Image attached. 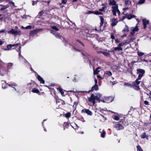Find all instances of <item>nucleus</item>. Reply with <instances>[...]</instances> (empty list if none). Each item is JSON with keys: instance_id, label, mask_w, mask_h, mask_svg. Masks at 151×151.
<instances>
[{"instance_id": "1", "label": "nucleus", "mask_w": 151, "mask_h": 151, "mask_svg": "<svg viewBox=\"0 0 151 151\" xmlns=\"http://www.w3.org/2000/svg\"><path fill=\"white\" fill-rule=\"evenodd\" d=\"M109 5H113L112 6V11L113 14L114 15H116V13H117L119 15L120 12L118 9V6L116 5V2L114 0L110 1L109 3Z\"/></svg>"}, {"instance_id": "2", "label": "nucleus", "mask_w": 151, "mask_h": 151, "mask_svg": "<svg viewBox=\"0 0 151 151\" xmlns=\"http://www.w3.org/2000/svg\"><path fill=\"white\" fill-rule=\"evenodd\" d=\"M96 95V96H95L94 94H92L91 97L88 99V101L90 102H91L93 103V105L95 103V100H100V99L101 96V95L99 93H98Z\"/></svg>"}, {"instance_id": "3", "label": "nucleus", "mask_w": 151, "mask_h": 151, "mask_svg": "<svg viewBox=\"0 0 151 151\" xmlns=\"http://www.w3.org/2000/svg\"><path fill=\"white\" fill-rule=\"evenodd\" d=\"M123 9L124 11L123 13V14L124 15H125L126 17L128 19H130L135 17V16L134 15L128 14L127 13V12L126 11L127 10H128V8H124Z\"/></svg>"}, {"instance_id": "4", "label": "nucleus", "mask_w": 151, "mask_h": 151, "mask_svg": "<svg viewBox=\"0 0 151 151\" xmlns=\"http://www.w3.org/2000/svg\"><path fill=\"white\" fill-rule=\"evenodd\" d=\"M137 74H138V79H141V78L144 75L145 73V71L143 69H137Z\"/></svg>"}, {"instance_id": "5", "label": "nucleus", "mask_w": 151, "mask_h": 151, "mask_svg": "<svg viewBox=\"0 0 151 151\" xmlns=\"http://www.w3.org/2000/svg\"><path fill=\"white\" fill-rule=\"evenodd\" d=\"M8 71V69L6 68V66L4 65L1 67L0 68V75L3 76L7 73Z\"/></svg>"}, {"instance_id": "6", "label": "nucleus", "mask_w": 151, "mask_h": 151, "mask_svg": "<svg viewBox=\"0 0 151 151\" xmlns=\"http://www.w3.org/2000/svg\"><path fill=\"white\" fill-rule=\"evenodd\" d=\"M19 45L18 44H16L12 45L9 44L7 46V48L4 49V50H10L12 49H13V47L17 46Z\"/></svg>"}, {"instance_id": "7", "label": "nucleus", "mask_w": 151, "mask_h": 151, "mask_svg": "<svg viewBox=\"0 0 151 151\" xmlns=\"http://www.w3.org/2000/svg\"><path fill=\"white\" fill-rule=\"evenodd\" d=\"M20 32V31H17L13 29H12L11 30H9L8 32V33L9 34H12V35L18 34Z\"/></svg>"}, {"instance_id": "8", "label": "nucleus", "mask_w": 151, "mask_h": 151, "mask_svg": "<svg viewBox=\"0 0 151 151\" xmlns=\"http://www.w3.org/2000/svg\"><path fill=\"white\" fill-rule=\"evenodd\" d=\"M82 113H86L88 115L91 116L92 114V112L88 109H83L81 110Z\"/></svg>"}, {"instance_id": "9", "label": "nucleus", "mask_w": 151, "mask_h": 151, "mask_svg": "<svg viewBox=\"0 0 151 151\" xmlns=\"http://www.w3.org/2000/svg\"><path fill=\"white\" fill-rule=\"evenodd\" d=\"M55 37L58 38H59L61 40L63 39V43H65L66 42V40H65V38L62 36H60L59 34H56L55 35Z\"/></svg>"}, {"instance_id": "10", "label": "nucleus", "mask_w": 151, "mask_h": 151, "mask_svg": "<svg viewBox=\"0 0 151 151\" xmlns=\"http://www.w3.org/2000/svg\"><path fill=\"white\" fill-rule=\"evenodd\" d=\"M111 25L112 26H114L116 25L117 23H118V22L116 19L115 18H113L111 20Z\"/></svg>"}, {"instance_id": "11", "label": "nucleus", "mask_w": 151, "mask_h": 151, "mask_svg": "<svg viewBox=\"0 0 151 151\" xmlns=\"http://www.w3.org/2000/svg\"><path fill=\"white\" fill-rule=\"evenodd\" d=\"M115 127L117 130H119L123 128V126L121 124H116L115 125Z\"/></svg>"}, {"instance_id": "12", "label": "nucleus", "mask_w": 151, "mask_h": 151, "mask_svg": "<svg viewBox=\"0 0 151 151\" xmlns=\"http://www.w3.org/2000/svg\"><path fill=\"white\" fill-rule=\"evenodd\" d=\"M100 132L101 133V136L102 138H104L105 137L106 132L104 129H100L99 130Z\"/></svg>"}, {"instance_id": "13", "label": "nucleus", "mask_w": 151, "mask_h": 151, "mask_svg": "<svg viewBox=\"0 0 151 151\" xmlns=\"http://www.w3.org/2000/svg\"><path fill=\"white\" fill-rule=\"evenodd\" d=\"M13 64L12 63H10L8 64H5L4 65L5 66H6V68L8 70L10 69L11 67H12L13 65Z\"/></svg>"}, {"instance_id": "14", "label": "nucleus", "mask_w": 151, "mask_h": 151, "mask_svg": "<svg viewBox=\"0 0 151 151\" xmlns=\"http://www.w3.org/2000/svg\"><path fill=\"white\" fill-rule=\"evenodd\" d=\"M142 22L144 26V28L145 29L147 27V25L148 24L149 21L146 20V19H144L142 20Z\"/></svg>"}, {"instance_id": "15", "label": "nucleus", "mask_w": 151, "mask_h": 151, "mask_svg": "<svg viewBox=\"0 0 151 151\" xmlns=\"http://www.w3.org/2000/svg\"><path fill=\"white\" fill-rule=\"evenodd\" d=\"M141 79H138V78H137L135 81L132 83L133 85H139L140 82V81L139 80Z\"/></svg>"}, {"instance_id": "16", "label": "nucleus", "mask_w": 151, "mask_h": 151, "mask_svg": "<svg viewBox=\"0 0 151 151\" xmlns=\"http://www.w3.org/2000/svg\"><path fill=\"white\" fill-rule=\"evenodd\" d=\"M113 100L112 98L111 97H106L105 98V100L107 103L111 102Z\"/></svg>"}, {"instance_id": "17", "label": "nucleus", "mask_w": 151, "mask_h": 151, "mask_svg": "<svg viewBox=\"0 0 151 151\" xmlns=\"http://www.w3.org/2000/svg\"><path fill=\"white\" fill-rule=\"evenodd\" d=\"M98 90V85H95L94 86H93L91 89L88 92H89L90 91L92 92L94 90H95L96 91H97Z\"/></svg>"}, {"instance_id": "18", "label": "nucleus", "mask_w": 151, "mask_h": 151, "mask_svg": "<svg viewBox=\"0 0 151 151\" xmlns=\"http://www.w3.org/2000/svg\"><path fill=\"white\" fill-rule=\"evenodd\" d=\"M37 79L38 80L40 81L41 83L44 84L45 81L43 80V78L39 75H38L37 76Z\"/></svg>"}, {"instance_id": "19", "label": "nucleus", "mask_w": 151, "mask_h": 151, "mask_svg": "<svg viewBox=\"0 0 151 151\" xmlns=\"http://www.w3.org/2000/svg\"><path fill=\"white\" fill-rule=\"evenodd\" d=\"M99 17H100V21H101V22L100 23V25L99 27V29H100L101 27V26H103V24H104V18L102 17L101 16H100Z\"/></svg>"}, {"instance_id": "20", "label": "nucleus", "mask_w": 151, "mask_h": 151, "mask_svg": "<svg viewBox=\"0 0 151 151\" xmlns=\"http://www.w3.org/2000/svg\"><path fill=\"white\" fill-rule=\"evenodd\" d=\"M140 137L142 139L146 138L147 139H148V137L146 135V133L145 132H144L141 134Z\"/></svg>"}, {"instance_id": "21", "label": "nucleus", "mask_w": 151, "mask_h": 151, "mask_svg": "<svg viewBox=\"0 0 151 151\" xmlns=\"http://www.w3.org/2000/svg\"><path fill=\"white\" fill-rule=\"evenodd\" d=\"M100 68L99 67L97 68L95 70H94L93 73L94 75L97 74L100 71L99 70Z\"/></svg>"}, {"instance_id": "22", "label": "nucleus", "mask_w": 151, "mask_h": 151, "mask_svg": "<svg viewBox=\"0 0 151 151\" xmlns=\"http://www.w3.org/2000/svg\"><path fill=\"white\" fill-rule=\"evenodd\" d=\"M8 85L10 87H11L14 88V87L16 86H17V84L15 83H12L8 84Z\"/></svg>"}, {"instance_id": "23", "label": "nucleus", "mask_w": 151, "mask_h": 151, "mask_svg": "<svg viewBox=\"0 0 151 151\" xmlns=\"http://www.w3.org/2000/svg\"><path fill=\"white\" fill-rule=\"evenodd\" d=\"M32 91V92L34 93H39L40 91L38 89H36V88H34L33 89Z\"/></svg>"}, {"instance_id": "24", "label": "nucleus", "mask_w": 151, "mask_h": 151, "mask_svg": "<svg viewBox=\"0 0 151 151\" xmlns=\"http://www.w3.org/2000/svg\"><path fill=\"white\" fill-rule=\"evenodd\" d=\"M102 54L104 56L106 57L109 56L110 55V54L109 52L104 51L102 52Z\"/></svg>"}, {"instance_id": "25", "label": "nucleus", "mask_w": 151, "mask_h": 151, "mask_svg": "<svg viewBox=\"0 0 151 151\" xmlns=\"http://www.w3.org/2000/svg\"><path fill=\"white\" fill-rule=\"evenodd\" d=\"M114 50L115 51L118 50V51H119V50H122V48L121 47L118 46V47H114Z\"/></svg>"}, {"instance_id": "26", "label": "nucleus", "mask_w": 151, "mask_h": 151, "mask_svg": "<svg viewBox=\"0 0 151 151\" xmlns=\"http://www.w3.org/2000/svg\"><path fill=\"white\" fill-rule=\"evenodd\" d=\"M112 118L115 120L116 121H118L119 120V118L117 116H113Z\"/></svg>"}, {"instance_id": "27", "label": "nucleus", "mask_w": 151, "mask_h": 151, "mask_svg": "<svg viewBox=\"0 0 151 151\" xmlns=\"http://www.w3.org/2000/svg\"><path fill=\"white\" fill-rule=\"evenodd\" d=\"M105 74L109 76H111L112 75L110 71H106Z\"/></svg>"}, {"instance_id": "28", "label": "nucleus", "mask_w": 151, "mask_h": 151, "mask_svg": "<svg viewBox=\"0 0 151 151\" xmlns=\"http://www.w3.org/2000/svg\"><path fill=\"white\" fill-rule=\"evenodd\" d=\"M123 31L124 32H128L129 31V28L127 25H125V27L123 30Z\"/></svg>"}, {"instance_id": "29", "label": "nucleus", "mask_w": 151, "mask_h": 151, "mask_svg": "<svg viewBox=\"0 0 151 151\" xmlns=\"http://www.w3.org/2000/svg\"><path fill=\"white\" fill-rule=\"evenodd\" d=\"M38 30H39V29H36L34 30L33 31H31L30 32V34H35L38 32Z\"/></svg>"}, {"instance_id": "30", "label": "nucleus", "mask_w": 151, "mask_h": 151, "mask_svg": "<svg viewBox=\"0 0 151 151\" xmlns=\"http://www.w3.org/2000/svg\"><path fill=\"white\" fill-rule=\"evenodd\" d=\"M137 150L138 151H143L142 148L139 145H137Z\"/></svg>"}, {"instance_id": "31", "label": "nucleus", "mask_w": 151, "mask_h": 151, "mask_svg": "<svg viewBox=\"0 0 151 151\" xmlns=\"http://www.w3.org/2000/svg\"><path fill=\"white\" fill-rule=\"evenodd\" d=\"M9 6L8 5H6V6H3V7L1 8L0 10L1 11L3 10L6 9V8H7Z\"/></svg>"}, {"instance_id": "32", "label": "nucleus", "mask_w": 151, "mask_h": 151, "mask_svg": "<svg viewBox=\"0 0 151 151\" xmlns=\"http://www.w3.org/2000/svg\"><path fill=\"white\" fill-rule=\"evenodd\" d=\"M133 86L134 89L137 90H139V89L140 88L138 85H133Z\"/></svg>"}, {"instance_id": "33", "label": "nucleus", "mask_w": 151, "mask_h": 151, "mask_svg": "<svg viewBox=\"0 0 151 151\" xmlns=\"http://www.w3.org/2000/svg\"><path fill=\"white\" fill-rule=\"evenodd\" d=\"M145 0H139V1L137 2V4H142L144 3L145 2Z\"/></svg>"}, {"instance_id": "34", "label": "nucleus", "mask_w": 151, "mask_h": 151, "mask_svg": "<svg viewBox=\"0 0 151 151\" xmlns=\"http://www.w3.org/2000/svg\"><path fill=\"white\" fill-rule=\"evenodd\" d=\"M131 3V1H130L129 0H126L125 1V4L127 6L130 5Z\"/></svg>"}, {"instance_id": "35", "label": "nucleus", "mask_w": 151, "mask_h": 151, "mask_svg": "<svg viewBox=\"0 0 151 151\" xmlns=\"http://www.w3.org/2000/svg\"><path fill=\"white\" fill-rule=\"evenodd\" d=\"M7 84L6 83H2V88L3 89H5L7 88Z\"/></svg>"}, {"instance_id": "36", "label": "nucleus", "mask_w": 151, "mask_h": 151, "mask_svg": "<svg viewBox=\"0 0 151 151\" xmlns=\"http://www.w3.org/2000/svg\"><path fill=\"white\" fill-rule=\"evenodd\" d=\"M58 91L60 92L61 95H63L64 94V92L62 89L60 88H58Z\"/></svg>"}, {"instance_id": "37", "label": "nucleus", "mask_w": 151, "mask_h": 151, "mask_svg": "<svg viewBox=\"0 0 151 151\" xmlns=\"http://www.w3.org/2000/svg\"><path fill=\"white\" fill-rule=\"evenodd\" d=\"M139 30L138 27H136L132 29V31L134 32H136L137 31Z\"/></svg>"}, {"instance_id": "38", "label": "nucleus", "mask_w": 151, "mask_h": 151, "mask_svg": "<svg viewBox=\"0 0 151 151\" xmlns=\"http://www.w3.org/2000/svg\"><path fill=\"white\" fill-rule=\"evenodd\" d=\"M71 115V114L69 112H68L67 114H65V117L67 118H68L70 117Z\"/></svg>"}, {"instance_id": "39", "label": "nucleus", "mask_w": 151, "mask_h": 151, "mask_svg": "<svg viewBox=\"0 0 151 151\" xmlns=\"http://www.w3.org/2000/svg\"><path fill=\"white\" fill-rule=\"evenodd\" d=\"M138 55L139 56H141L144 55V53L138 51L137 52Z\"/></svg>"}, {"instance_id": "40", "label": "nucleus", "mask_w": 151, "mask_h": 151, "mask_svg": "<svg viewBox=\"0 0 151 151\" xmlns=\"http://www.w3.org/2000/svg\"><path fill=\"white\" fill-rule=\"evenodd\" d=\"M67 1V0H62V3L60 4V5H61L62 4H65Z\"/></svg>"}, {"instance_id": "41", "label": "nucleus", "mask_w": 151, "mask_h": 151, "mask_svg": "<svg viewBox=\"0 0 151 151\" xmlns=\"http://www.w3.org/2000/svg\"><path fill=\"white\" fill-rule=\"evenodd\" d=\"M52 28L56 31H58L59 30V29L55 26H52Z\"/></svg>"}, {"instance_id": "42", "label": "nucleus", "mask_w": 151, "mask_h": 151, "mask_svg": "<svg viewBox=\"0 0 151 151\" xmlns=\"http://www.w3.org/2000/svg\"><path fill=\"white\" fill-rule=\"evenodd\" d=\"M30 17V16L29 15L27 16V15H24L23 16H21V17H22V18L23 19H27V17Z\"/></svg>"}, {"instance_id": "43", "label": "nucleus", "mask_w": 151, "mask_h": 151, "mask_svg": "<svg viewBox=\"0 0 151 151\" xmlns=\"http://www.w3.org/2000/svg\"><path fill=\"white\" fill-rule=\"evenodd\" d=\"M125 44V43L124 42H122V43H120L119 44L118 46L121 47L122 46H123Z\"/></svg>"}, {"instance_id": "44", "label": "nucleus", "mask_w": 151, "mask_h": 151, "mask_svg": "<svg viewBox=\"0 0 151 151\" xmlns=\"http://www.w3.org/2000/svg\"><path fill=\"white\" fill-rule=\"evenodd\" d=\"M124 85L126 86H130V87L131 86V84L129 83H124Z\"/></svg>"}, {"instance_id": "45", "label": "nucleus", "mask_w": 151, "mask_h": 151, "mask_svg": "<svg viewBox=\"0 0 151 151\" xmlns=\"http://www.w3.org/2000/svg\"><path fill=\"white\" fill-rule=\"evenodd\" d=\"M32 28V26L30 25L28 26L25 27V29H31Z\"/></svg>"}, {"instance_id": "46", "label": "nucleus", "mask_w": 151, "mask_h": 151, "mask_svg": "<svg viewBox=\"0 0 151 151\" xmlns=\"http://www.w3.org/2000/svg\"><path fill=\"white\" fill-rule=\"evenodd\" d=\"M135 38L132 37L130 39V40L129 41V42H132L135 39Z\"/></svg>"}, {"instance_id": "47", "label": "nucleus", "mask_w": 151, "mask_h": 151, "mask_svg": "<svg viewBox=\"0 0 151 151\" xmlns=\"http://www.w3.org/2000/svg\"><path fill=\"white\" fill-rule=\"evenodd\" d=\"M144 104L146 105H148L149 104V102L147 101H144Z\"/></svg>"}, {"instance_id": "48", "label": "nucleus", "mask_w": 151, "mask_h": 151, "mask_svg": "<svg viewBox=\"0 0 151 151\" xmlns=\"http://www.w3.org/2000/svg\"><path fill=\"white\" fill-rule=\"evenodd\" d=\"M80 120L82 121L83 122H85V121L83 117H81L80 118Z\"/></svg>"}, {"instance_id": "49", "label": "nucleus", "mask_w": 151, "mask_h": 151, "mask_svg": "<svg viewBox=\"0 0 151 151\" xmlns=\"http://www.w3.org/2000/svg\"><path fill=\"white\" fill-rule=\"evenodd\" d=\"M141 61H145V62H148L147 60H145V59H141Z\"/></svg>"}, {"instance_id": "50", "label": "nucleus", "mask_w": 151, "mask_h": 151, "mask_svg": "<svg viewBox=\"0 0 151 151\" xmlns=\"http://www.w3.org/2000/svg\"><path fill=\"white\" fill-rule=\"evenodd\" d=\"M95 14H97V15H98V14H101L100 12H99L98 11L96 12H95Z\"/></svg>"}, {"instance_id": "51", "label": "nucleus", "mask_w": 151, "mask_h": 151, "mask_svg": "<svg viewBox=\"0 0 151 151\" xmlns=\"http://www.w3.org/2000/svg\"><path fill=\"white\" fill-rule=\"evenodd\" d=\"M95 85H97V80L95 78Z\"/></svg>"}, {"instance_id": "52", "label": "nucleus", "mask_w": 151, "mask_h": 151, "mask_svg": "<svg viewBox=\"0 0 151 151\" xmlns=\"http://www.w3.org/2000/svg\"><path fill=\"white\" fill-rule=\"evenodd\" d=\"M135 33L134 32L132 31V32H131V35L132 36Z\"/></svg>"}, {"instance_id": "53", "label": "nucleus", "mask_w": 151, "mask_h": 151, "mask_svg": "<svg viewBox=\"0 0 151 151\" xmlns=\"http://www.w3.org/2000/svg\"><path fill=\"white\" fill-rule=\"evenodd\" d=\"M111 37L113 39H115V37L112 35H111Z\"/></svg>"}, {"instance_id": "54", "label": "nucleus", "mask_w": 151, "mask_h": 151, "mask_svg": "<svg viewBox=\"0 0 151 151\" xmlns=\"http://www.w3.org/2000/svg\"><path fill=\"white\" fill-rule=\"evenodd\" d=\"M4 43V42L1 40H0V45H2Z\"/></svg>"}, {"instance_id": "55", "label": "nucleus", "mask_w": 151, "mask_h": 151, "mask_svg": "<svg viewBox=\"0 0 151 151\" xmlns=\"http://www.w3.org/2000/svg\"><path fill=\"white\" fill-rule=\"evenodd\" d=\"M11 3L12 5L14 7H16V6H15V4H14V3L13 2H11Z\"/></svg>"}, {"instance_id": "56", "label": "nucleus", "mask_w": 151, "mask_h": 151, "mask_svg": "<svg viewBox=\"0 0 151 151\" xmlns=\"http://www.w3.org/2000/svg\"><path fill=\"white\" fill-rule=\"evenodd\" d=\"M100 111L102 113H103L104 111H105V110L103 109H100Z\"/></svg>"}, {"instance_id": "57", "label": "nucleus", "mask_w": 151, "mask_h": 151, "mask_svg": "<svg viewBox=\"0 0 151 151\" xmlns=\"http://www.w3.org/2000/svg\"><path fill=\"white\" fill-rule=\"evenodd\" d=\"M19 55L20 57L22 58H23V57L21 55V54H20V53H19Z\"/></svg>"}, {"instance_id": "58", "label": "nucleus", "mask_w": 151, "mask_h": 151, "mask_svg": "<svg viewBox=\"0 0 151 151\" xmlns=\"http://www.w3.org/2000/svg\"><path fill=\"white\" fill-rule=\"evenodd\" d=\"M104 8H103L102 9H99V10L100 11L103 12V11H104Z\"/></svg>"}, {"instance_id": "59", "label": "nucleus", "mask_w": 151, "mask_h": 151, "mask_svg": "<svg viewBox=\"0 0 151 151\" xmlns=\"http://www.w3.org/2000/svg\"><path fill=\"white\" fill-rule=\"evenodd\" d=\"M104 51H98L97 52L99 54H100L101 53L102 54V52H103Z\"/></svg>"}, {"instance_id": "60", "label": "nucleus", "mask_w": 151, "mask_h": 151, "mask_svg": "<svg viewBox=\"0 0 151 151\" xmlns=\"http://www.w3.org/2000/svg\"><path fill=\"white\" fill-rule=\"evenodd\" d=\"M97 77L98 78H100V79H102L100 75L97 76Z\"/></svg>"}, {"instance_id": "61", "label": "nucleus", "mask_w": 151, "mask_h": 151, "mask_svg": "<svg viewBox=\"0 0 151 151\" xmlns=\"http://www.w3.org/2000/svg\"><path fill=\"white\" fill-rule=\"evenodd\" d=\"M99 101H101V102H106V101L105 100V101L104 100H99Z\"/></svg>"}, {"instance_id": "62", "label": "nucleus", "mask_w": 151, "mask_h": 151, "mask_svg": "<svg viewBox=\"0 0 151 151\" xmlns=\"http://www.w3.org/2000/svg\"><path fill=\"white\" fill-rule=\"evenodd\" d=\"M78 42L80 43H81L83 46H84V44L82 42L79 41V40H78Z\"/></svg>"}, {"instance_id": "63", "label": "nucleus", "mask_w": 151, "mask_h": 151, "mask_svg": "<svg viewBox=\"0 0 151 151\" xmlns=\"http://www.w3.org/2000/svg\"><path fill=\"white\" fill-rule=\"evenodd\" d=\"M32 2H33V3L32 4V5L33 6H34L35 5V2L33 1H32Z\"/></svg>"}, {"instance_id": "64", "label": "nucleus", "mask_w": 151, "mask_h": 151, "mask_svg": "<svg viewBox=\"0 0 151 151\" xmlns=\"http://www.w3.org/2000/svg\"><path fill=\"white\" fill-rule=\"evenodd\" d=\"M4 30H2L0 31V33L3 32H4Z\"/></svg>"}]
</instances>
